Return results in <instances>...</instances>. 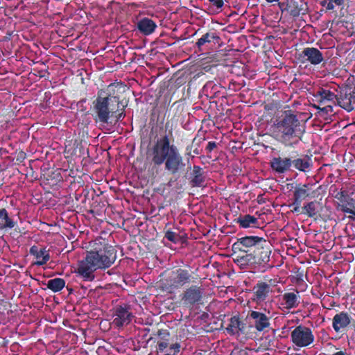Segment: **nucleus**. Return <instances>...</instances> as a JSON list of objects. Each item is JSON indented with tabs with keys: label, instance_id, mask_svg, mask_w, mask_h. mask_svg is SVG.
Instances as JSON below:
<instances>
[{
	"label": "nucleus",
	"instance_id": "obj_1",
	"mask_svg": "<svg viewBox=\"0 0 355 355\" xmlns=\"http://www.w3.org/2000/svg\"><path fill=\"white\" fill-rule=\"evenodd\" d=\"M234 263L241 269L272 268L270 265L272 245L269 241L257 236H246L232 245Z\"/></svg>",
	"mask_w": 355,
	"mask_h": 355
},
{
	"label": "nucleus",
	"instance_id": "obj_2",
	"mask_svg": "<svg viewBox=\"0 0 355 355\" xmlns=\"http://www.w3.org/2000/svg\"><path fill=\"white\" fill-rule=\"evenodd\" d=\"M116 250L107 243H94L93 249L78 264L77 272L86 281H92L97 269L110 267L116 259Z\"/></svg>",
	"mask_w": 355,
	"mask_h": 355
},
{
	"label": "nucleus",
	"instance_id": "obj_3",
	"mask_svg": "<svg viewBox=\"0 0 355 355\" xmlns=\"http://www.w3.org/2000/svg\"><path fill=\"white\" fill-rule=\"evenodd\" d=\"M152 162L155 166L164 164V170L174 176L182 173L186 166L177 146L171 144L169 135L161 137L153 145Z\"/></svg>",
	"mask_w": 355,
	"mask_h": 355
},
{
	"label": "nucleus",
	"instance_id": "obj_4",
	"mask_svg": "<svg viewBox=\"0 0 355 355\" xmlns=\"http://www.w3.org/2000/svg\"><path fill=\"white\" fill-rule=\"evenodd\" d=\"M306 131L305 123L293 111L285 110L274 124V132L285 146H293L302 140Z\"/></svg>",
	"mask_w": 355,
	"mask_h": 355
},
{
	"label": "nucleus",
	"instance_id": "obj_5",
	"mask_svg": "<svg viewBox=\"0 0 355 355\" xmlns=\"http://www.w3.org/2000/svg\"><path fill=\"white\" fill-rule=\"evenodd\" d=\"M115 86L110 84L106 91L101 89L92 102L91 111L96 122L107 123L110 117L119 112L120 98L112 93Z\"/></svg>",
	"mask_w": 355,
	"mask_h": 355
},
{
	"label": "nucleus",
	"instance_id": "obj_6",
	"mask_svg": "<svg viewBox=\"0 0 355 355\" xmlns=\"http://www.w3.org/2000/svg\"><path fill=\"white\" fill-rule=\"evenodd\" d=\"M204 291L202 286H190L180 294L181 303L186 308L193 309L195 305L202 303Z\"/></svg>",
	"mask_w": 355,
	"mask_h": 355
},
{
	"label": "nucleus",
	"instance_id": "obj_7",
	"mask_svg": "<svg viewBox=\"0 0 355 355\" xmlns=\"http://www.w3.org/2000/svg\"><path fill=\"white\" fill-rule=\"evenodd\" d=\"M191 282V275L188 270L178 268L173 270L166 280V289L171 293Z\"/></svg>",
	"mask_w": 355,
	"mask_h": 355
},
{
	"label": "nucleus",
	"instance_id": "obj_8",
	"mask_svg": "<svg viewBox=\"0 0 355 355\" xmlns=\"http://www.w3.org/2000/svg\"><path fill=\"white\" fill-rule=\"evenodd\" d=\"M314 338L312 330L303 325L296 327L291 334L292 343L298 347L309 346L313 343Z\"/></svg>",
	"mask_w": 355,
	"mask_h": 355
},
{
	"label": "nucleus",
	"instance_id": "obj_9",
	"mask_svg": "<svg viewBox=\"0 0 355 355\" xmlns=\"http://www.w3.org/2000/svg\"><path fill=\"white\" fill-rule=\"evenodd\" d=\"M157 351L158 353H166L163 355H176L180 349L179 343L169 345L171 334L167 329H159L157 331Z\"/></svg>",
	"mask_w": 355,
	"mask_h": 355
},
{
	"label": "nucleus",
	"instance_id": "obj_10",
	"mask_svg": "<svg viewBox=\"0 0 355 355\" xmlns=\"http://www.w3.org/2000/svg\"><path fill=\"white\" fill-rule=\"evenodd\" d=\"M336 105L347 112L355 109V87L345 86L337 91Z\"/></svg>",
	"mask_w": 355,
	"mask_h": 355
},
{
	"label": "nucleus",
	"instance_id": "obj_11",
	"mask_svg": "<svg viewBox=\"0 0 355 355\" xmlns=\"http://www.w3.org/2000/svg\"><path fill=\"white\" fill-rule=\"evenodd\" d=\"M113 317V325L119 328L130 324L133 318V315L130 311V306L126 304H123L115 306Z\"/></svg>",
	"mask_w": 355,
	"mask_h": 355
},
{
	"label": "nucleus",
	"instance_id": "obj_12",
	"mask_svg": "<svg viewBox=\"0 0 355 355\" xmlns=\"http://www.w3.org/2000/svg\"><path fill=\"white\" fill-rule=\"evenodd\" d=\"M271 293H272V288L270 284L259 281L253 286L252 300L257 304H261L269 297Z\"/></svg>",
	"mask_w": 355,
	"mask_h": 355
},
{
	"label": "nucleus",
	"instance_id": "obj_13",
	"mask_svg": "<svg viewBox=\"0 0 355 355\" xmlns=\"http://www.w3.org/2000/svg\"><path fill=\"white\" fill-rule=\"evenodd\" d=\"M354 322L352 316L345 311L337 313L332 318V327L335 332L343 333L346 331Z\"/></svg>",
	"mask_w": 355,
	"mask_h": 355
},
{
	"label": "nucleus",
	"instance_id": "obj_14",
	"mask_svg": "<svg viewBox=\"0 0 355 355\" xmlns=\"http://www.w3.org/2000/svg\"><path fill=\"white\" fill-rule=\"evenodd\" d=\"M300 59L302 63L309 62L313 65H318L324 60L322 53L315 47L304 48L300 54Z\"/></svg>",
	"mask_w": 355,
	"mask_h": 355
},
{
	"label": "nucleus",
	"instance_id": "obj_15",
	"mask_svg": "<svg viewBox=\"0 0 355 355\" xmlns=\"http://www.w3.org/2000/svg\"><path fill=\"white\" fill-rule=\"evenodd\" d=\"M311 159L308 155H302L298 157L297 151L291 153V166L301 172H308L311 166Z\"/></svg>",
	"mask_w": 355,
	"mask_h": 355
},
{
	"label": "nucleus",
	"instance_id": "obj_16",
	"mask_svg": "<svg viewBox=\"0 0 355 355\" xmlns=\"http://www.w3.org/2000/svg\"><path fill=\"white\" fill-rule=\"evenodd\" d=\"M315 192L312 191L310 184H298L295 187L293 200L299 202H302L307 198L314 197Z\"/></svg>",
	"mask_w": 355,
	"mask_h": 355
},
{
	"label": "nucleus",
	"instance_id": "obj_17",
	"mask_svg": "<svg viewBox=\"0 0 355 355\" xmlns=\"http://www.w3.org/2000/svg\"><path fill=\"white\" fill-rule=\"evenodd\" d=\"M248 315L250 319L252 320L254 326L258 331H263L270 324L269 317L263 313L251 311Z\"/></svg>",
	"mask_w": 355,
	"mask_h": 355
},
{
	"label": "nucleus",
	"instance_id": "obj_18",
	"mask_svg": "<svg viewBox=\"0 0 355 355\" xmlns=\"http://www.w3.org/2000/svg\"><path fill=\"white\" fill-rule=\"evenodd\" d=\"M245 329L246 324L241 320L239 315H234L230 318L225 329L228 334L239 336L245 333Z\"/></svg>",
	"mask_w": 355,
	"mask_h": 355
},
{
	"label": "nucleus",
	"instance_id": "obj_19",
	"mask_svg": "<svg viewBox=\"0 0 355 355\" xmlns=\"http://www.w3.org/2000/svg\"><path fill=\"white\" fill-rule=\"evenodd\" d=\"M220 41V37L218 33L215 30H211L204 33L200 38L196 42V46L198 48V51L202 52L205 50L204 46L207 44L214 43V44H218Z\"/></svg>",
	"mask_w": 355,
	"mask_h": 355
},
{
	"label": "nucleus",
	"instance_id": "obj_20",
	"mask_svg": "<svg viewBox=\"0 0 355 355\" xmlns=\"http://www.w3.org/2000/svg\"><path fill=\"white\" fill-rule=\"evenodd\" d=\"M270 167L277 173H284L291 170V156L289 157H275L270 161Z\"/></svg>",
	"mask_w": 355,
	"mask_h": 355
},
{
	"label": "nucleus",
	"instance_id": "obj_21",
	"mask_svg": "<svg viewBox=\"0 0 355 355\" xmlns=\"http://www.w3.org/2000/svg\"><path fill=\"white\" fill-rule=\"evenodd\" d=\"M282 303L286 309L297 308L300 304L301 297L297 290L292 292H286L282 295Z\"/></svg>",
	"mask_w": 355,
	"mask_h": 355
},
{
	"label": "nucleus",
	"instance_id": "obj_22",
	"mask_svg": "<svg viewBox=\"0 0 355 355\" xmlns=\"http://www.w3.org/2000/svg\"><path fill=\"white\" fill-rule=\"evenodd\" d=\"M29 252L37 259L35 262V264L37 266H43L50 259L49 250L46 248L33 245L31 247Z\"/></svg>",
	"mask_w": 355,
	"mask_h": 355
},
{
	"label": "nucleus",
	"instance_id": "obj_23",
	"mask_svg": "<svg viewBox=\"0 0 355 355\" xmlns=\"http://www.w3.org/2000/svg\"><path fill=\"white\" fill-rule=\"evenodd\" d=\"M322 209V204L315 200L304 204V216L314 220L320 216Z\"/></svg>",
	"mask_w": 355,
	"mask_h": 355
},
{
	"label": "nucleus",
	"instance_id": "obj_24",
	"mask_svg": "<svg viewBox=\"0 0 355 355\" xmlns=\"http://www.w3.org/2000/svg\"><path fill=\"white\" fill-rule=\"evenodd\" d=\"M205 172L202 167L198 165L193 166L192 172L190 174V184L193 187H201L205 182Z\"/></svg>",
	"mask_w": 355,
	"mask_h": 355
},
{
	"label": "nucleus",
	"instance_id": "obj_25",
	"mask_svg": "<svg viewBox=\"0 0 355 355\" xmlns=\"http://www.w3.org/2000/svg\"><path fill=\"white\" fill-rule=\"evenodd\" d=\"M314 96L320 105H324L328 102H331L336 105L337 94H336L330 89L319 88Z\"/></svg>",
	"mask_w": 355,
	"mask_h": 355
},
{
	"label": "nucleus",
	"instance_id": "obj_26",
	"mask_svg": "<svg viewBox=\"0 0 355 355\" xmlns=\"http://www.w3.org/2000/svg\"><path fill=\"white\" fill-rule=\"evenodd\" d=\"M137 28L142 35H149L155 32L157 24L153 19L144 17L137 22Z\"/></svg>",
	"mask_w": 355,
	"mask_h": 355
},
{
	"label": "nucleus",
	"instance_id": "obj_27",
	"mask_svg": "<svg viewBox=\"0 0 355 355\" xmlns=\"http://www.w3.org/2000/svg\"><path fill=\"white\" fill-rule=\"evenodd\" d=\"M42 181L51 187L57 185L62 180V177L58 170H51L44 173L42 175Z\"/></svg>",
	"mask_w": 355,
	"mask_h": 355
},
{
	"label": "nucleus",
	"instance_id": "obj_28",
	"mask_svg": "<svg viewBox=\"0 0 355 355\" xmlns=\"http://www.w3.org/2000/svg\"><path fill=\"white\" fill-rule=\"evenodd\" d=\"M284 3H280L279 6L282 10H286L289 14L293 17H297L301 14L304 15L305 9L303 8L302 5L300 6L297 1H291V3H286L285 8H284Z\"/></svg>",
	"mask_w": 355,
	"mask_h": 355
},
{
	"label": "nucleus",
	"instance_id": "obj_29",
	"mask_svg": "<svg viewBox=\"0 0 355 355\" xmlns=\"http://www.w3.org/2000/svg\"><path fill=\"white\" fill-rule=\"evenodd\" d=\"M236 223L242 228L259 227L258 218L250 214L240 216L236 219Z\"/></svg>",
	"mask_w": 355,
	"mask_h": 355
},
{
	"label": "nucleus",
	"instance_id": "obj_30",
	"mask_svg": "<svg viewBox=\"0 0 355 355\" xmlns=\"http://www.w3.org/2000/svg\"><path fill=\"white\" fill-rule=\"evenodd\" d=\"M15 221L9 217L5 208L0 209V230L12 229L15 227Z\"/></svg>",
	"mask_w": 355,
	"mask_h": 355
},
{
	"label": "nucleus",
	"instance_id": "obj_31",
	"mask_svg": "<svg viewBox=\"0 0 355 355\" xmlns=\"http://www.w3.org/2000/svg\"><path fill=\"white\" fill-rule=\"evenodd\" d=\"M66 282L64 279L56 277L49 279L47 282L46 287L53 293H58L62 291L65 286Z\"/></svg>",
	"mask_w": 355,
	"mask_h": 355
},
{
	"label": "nucleus",
	"instance_id": "obj_32",
	"mask_svg": "<svg viewBox=\"0 0 355 355\" xmlns=\"http://www.w3.org/2000/svg\"><path fill=\"white\" fill-rule=\"evenodd\" d=\"M355 208V201L352 198H348L345 202L340 204V209L345 214L352 213V209Z\"/></svg>",
	"mask_w": 355,
	"mask_h": 355
},
{
	"label": "nucleus",
	"instance_id": "obj_33",
	"mask_svg": "<svg viewBox=\"0 0 355 355\" xmlns=\"http://www.w3.org/2000/svg\"><path fill=\"white\" fill-rule=\"evenodd\" d=\"M164 238L175 244L178 243L180 241V236L171 230L164 232Z\"/></svg>",
	"mask_w": 355,
	"mask_h": 355
},
{
	"label": "nucleus",
	"instance_id": "obj_34",
	"mask_svg": "<svg viewBox=\"0 0 355 355\" xmlns=\"http://www.w3.org/2000/svg\"><path fill=\"white\" fill-rule=\"evenodd\" d=\"M302 202H299L293 200L291 204L288 205V207L291 209V211L297 215H304V205L301 206Z\"/></svg>",
	"mask_w": 355,
	"mask_h": 355
},
{
	"label": "nucleus",
	"instance_id": "obj_35",
	"mask_svg": "<svg viewBox=\"0 0 355 355\" xmlns=\"http://www.w3.org/2000/svg\"><path fill=\"white\" fill-rule=\"evenodd\" d=\"M211 6L214 8L215 11L220 12L224 6L223 0H207Z\"/></svg>",
	"mask_w": 355,
	"mask_h": 355
},
{
	"label": "nucleus",
	"instance_id": "obj_36",
	"mask_svg": "<svg viewBox=\"0 0 355 355\" xmlns=\"http://www.w3.org/2000/svg\"><path fill=\"white\" fill-rule=\"evenodd\" d=\"M334 198L338 200L340 204H342L343 202H345V200H347L349 196L346 191L341 189L336 193V194L334 196Z\"/></svg>",
	"mask_w": 355,
	"mask_h": 355
},
{
	"label": "nucleus",
	"instance_id": "obj_37",
	"mask_svg": "<svg viewBox=\"0 0 355 355\" xmlns=\"http://www.w3.org/2000/svg\"><path fill=\"white\" fill-rule=\"evenodd\" d=\"M176 102L174 103L172 106L171 107V110L172 109H175V112L172 118V120L175 119L176 117H179V114L181 113V111L182 110V107L180 106V105H178L175 107V105H176Z\"/></svg>",
	"mask_w": 355,
	"mask_h": 355
},
{
	"label": "nucleus",
	"instance_id": "obj_38",
	"mask_svg": "<svg viewBox=\"0 0 355 355\" xmlns=\"http://www.w3.org/2000/svg\"><path fill=\"white\" fill-rule=\"evenodd\" d=\"M216 146L217 144L216 141H209L206 147V150L207 153H211Z\"/></svg>",
	"mask_w": 355,
	"mask_h": 355
},
{
	"label": "nucleus",
	"instance_id": "obj_39",
	"mask_svg": "<svg viewBox=\"0 0 355 355\" xmlns=\"http://www.w3.org/2000/svg\"><path fill=\"white\" fill-rule=\"evenodd\" d=\"M114 114H115V116H116L117 121L122 120L125 116V114L124 113V107H123V108L121 110V112H119L118 113L116 112Z\"/></svg>",
	"mask_w": 355,
	"mask_h": 355
},
{
	"label": "nucleus",
	"instance_id": "obj_40",
	"mask_svg": "<svg viewBox=\"0 0 355 355\" xmlns=\"http://www.w3.org/2000/svg\"><path fill=\"white\" fill-rule=\"evenodd\" d=\"M196 138H194L192 141V144L188 145L186 148V151L188 155H190L191 150L192 149V147L193 146V144L196 142Z\"/></svg>",
	"mask_w": 355,
	"mask_h": 355
},
{
	"label": "nucleus",
	"instance_id": "obj_41",
	"mask_svg": "<svg viewBox=\"0 0 355 355\" xmlns=\"http://www.w3.org/2000/svg\"><path fill=\"white\" fill-rule=\"evenodd\" d=\"M334 1H329V3H327V9L329 10H334Z\"/></svg>",
	"mask_w": 355,
	"mask_h": 355
},
{
	"label": "nucleus",
	"instance_id": "obj_42",
	"mask_svg": "<svg viewBox=\"0 0 355 355\" xmlns=\"http://www.w3.org/2000/svg\"><path fill=\"white\" fill-rule=\"evenodd\" d=\"M329 1H334V3H336L337 6H342L345 2V0H329Z\"/></svg>",
	"mask_w": 355,
	"mask_h": 355
},
{
	"label": "nucleus",
	"instance_id": "obj_43",
	"mask_svg": "<svg viewBox=\"0 0 355 355\" xmlns=\"http://www.w3.org/2000/svg\"><path fill=\"white\" fill-rule=\"evenodd\" d=\"M349 214L351 215L349 216L348 218H350L351 220H355V208L352 209V213H349Z\"/></svg>",
	"mask_w": 355,
	"mask_h": 355
},
{
	"label": "nucleus",
	"instance_id": "obj_44",
	"mask_svg": "<svg viewBox=\"0 0 355 355\" xmlns=\"http://www.w3.org/2000/svg\"><path fill=\"white\" fill-rule=\"evenodd\" d=\"M332 355H346V353L343 351H339L334 353Z\"/></svg>",
	"mask_w": 355,
	"mask_h": 355
},
{
	"label": "nucleus",
	"instance_id": "obj_45",
	"mask_svg": "<svg viewBox=\"0 0 355 355\" xmlns=\"http://www.w3.org/2000/svg\"><path fill=\"white\" fill-rule=\"evenodd\" d=\"M343 188H355V185L352 184H347L345 186H343Z\"/></svg>",
	"mask_w": 355,
	"mask_h": 355
},
{
	"label": "nucleus",
	"instance_id": "obj_46",
	"mask_svg": "<svg viewBox=\"0 0 355 355\" xmlns=\"http://www.w3.org/2000/svg\"><path fill=\"white\" fill-rule=\"evenodd\" d=\"M268 3L277 2L279 0H266Z\"/></svg>",
	"mask_w": 355,
	"mask_h": 355
},
{
	"label": "nucleus",
	"instance_id": "obj_47",
	"mask_svg": "<svg viewBox=\"0 0 355 355\" xmlns=\"http://www.w3.org/2000/svg\"><path fill=\"white\" fill-rule=\"evenodd\" d=\"M326 4H327V1H326L325 0H324V1H322L321 2V5H322V6H324Z\"/></svg>",
	"mask_w": 355,
	"mask_h": 355
},
{
	"label": "nucleus",
	"instance_id": "obj_48",
	"mask_svg": "<svg viewBox=\"0 0 355 355\" xmlns=\"http://www.w3.org/2000/svg\"><path fill=\"white\" fill-rule=\"evenodd\" d=\"M193 153L196 154V155H199V151L196 148L193 150Z\"/></svg>",
	"mask_w": 355,
	"mask_h": 355
},
{
	"label": "nucleus",
	"instance_id": "obj_49",
	"mask_svg": "<svg viewBox=\"0 0 355 355\" xmlns=\"http://www.w3.org/2000/svg\"><path fill=\"white\" fill-rule=\"evenodd\" d=\"M240 355H248V353L247 352H243Z\"/></svg>",
	"mask_w": 355,
	"mask_h": 355
},
{
	"label": "nucleus",
	"instance_id": "obj_50",
	"mask_svg": "<svg viewBox=\"0 0 355 355\" xmlns=\"http://www.w3.org/2000/svg\"><path fill=\"white\" fill-rule=\"evenodd\" d=\"M328 107H329V108H330L331 110L332 109V107H331V105L327 106V107H325V109H327V108H328Z\"/></svg>",
	"mask_w": 355,
	"mask_h": 355
},
{
	"label": "nucleus",
	"instance_id": "obj_51",
	"mask_svg": "<svg viewBox=\"0 0 355 355\" xmlns=\"http://www.w3.org/2000/svg\"><path fill=\"white\" fill-rule=\"evenodd\" d=\"M330 188H336V185H331Z\"/></svg>",
	"mask_w": 355,
	"mask_h": 355
},
{
	"label": "nucleus",
	"instance_id": "obj_52",
	"mask_svg": "<svg viewBox=\"0 0 355 355\" xmlns=\"http://www.w3.org/2000/svg\"><path fill=\"white\" fill-rule=\"evenodd\" d=\"M168 123H169L168 122H167V123H166V128H168Z\"/></svg>",
	"mask_w": 355,
	"mask_h": 355
},
{
	"label": "nucleus",
	"instance_id": "obj_53",
	"mask_svg": "<svg viewBox=\"0 0 355 355\" xmlns=\"http://www.w3.org/2000/svg\"><path fill=\"white\" fill-rule=\"evenodd\" d=\"M169 135H172V130H170V131H169Z\"/></svg>",
	"mask_w": 355,
	"mask_h": 355
}]
</instances>
